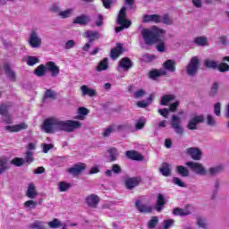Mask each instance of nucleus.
<instances>
[{
    "label": "nucleus",
    "instance_id": "79ce46f5",
    "mask_svg": "<svg viewBox=\"0 0 229 229\" xmlns=\"http://www.w3.org/2000/svg\"><path fill=\"white\" fill-rule=\"evenodd\" d=\"M197 226H199V228L208 229V224L207 223V219L201 216H198Z\"/></svg>",
    "mask_w": 229,
    "mask_h": 229
},
{
    "label": "nucleus",
    "instance_id": "13d9d810",
    "mask_svg": "<svg viewBox=\"0 0 229 229\" xmlns=\"http://www.w3.org/2000/svg\"><path fill=\"white\" fill-rule=\"evenodd\" d=\"M174 225V219H168L163 221V228L164 229H169L172 228V226Z\"/></svg>",
    "mask_w": 229,
    "mask_h": 229
},
{
    "label": "nucleus",
    "instance_id": "f704fd0d",
    "mask_svg": "<svg viewBox=\"0 0 229 229\" xmlns=\"http://www.w3.org/2000/svg\"><path fill=\"white\" fill-rule=\"evenodd\" d=\"M8 169H10V166H8V158L0 157V174L5 173Z\"/></svg>",
    "mask_w": 229,
    "mask_h": 229
},
{
    "label": "nucleus",
    "instance_id": "f257e3e1",
    "mask_svg": "<svg viewBox=\"0 0 229 229\" xmlns=\"http://www.w3.org/2000/svg\"><path fill=\"white\" fill-rule=\"evenodd\" d=\"M78 128H81V123L73 120L62 121L56 117L47 118L41 125V130L45 133H55V131L72 133Z\"/></svg>",
    "mask_w": 229,
    "mask_h": 229
},
{
    "label": "nucleus",
    "instance_id": "052dcab7",
    "mask_svg": "<svg viewBox=\"0 0 229 229\" xmlns=\"http://www.w3.org/2000/svg\"><path fill=\"white\" fill-rule=\"evenodd\" d=\"M23 206L25 208H37V201L30 199L24 202Z\"/></svg>",
    "mask_w": 229,
    "mask_h": 229
},
{
    "label": "nucleus",
    "instance_id": "49530a36",
    "mask_svg": "<svg viewBox=\"0 0 229 229\" xmlns=\"http://www.w3.org/2000/svg\"><path fill=\"white\" fill-rule=\"evenodd\" d=\"M114 131H115V126L110 125L102 132V137H104V139H106L107 137H110V135H112Z\"/></svg>",
    "mask_w": 229,
    "mask_h": 229
},
{
    "label": "nucleus",
    "instance_id": "c85d7f7f",
    "mask_svg": "<svg viewBox=\"0 0 229 229\" xmlns=\"http://www.w3.org/2000/svg\"><path fill=\"white\" fill-rule=\"evenodd\" d=\"M81 96H89V98H94L97 96L96 89L89 88L87 85L81 86Z\"/></svg>",
    "mask_w": 229,
    "mask_h": 229
},
{
    "label": "nucleus",
    "instance_id": "5fc2aeb1",
    "mask_svg": "<svg viewBox=\"0 0 229 229\" xmlns=\"http://www.w3.org/2000/svg\"><path fill=\"white\" fill-rule=\"evenodd\" d=\"M206 124H208V126H216V119L214 118V115L207 114Z\"/></svg>",
    "mask_w": 229,
    "mask_h": 229
},
{
    "label": "nucleus",
    "instance_id": "6e6552de",
    "mask_svg": "<svg viewBox=\"0 0 229 229\" xmlns=\"http://www.w3.org/2000/svg\"><path fill=\"white\" fill-rule=\"evenodd\" d=\"M185 165L190 167L193 173L196 174H199L200 176H205L207 175V169L201 163H194V162H186Z\"/></svg>",
    "mask_w": 229,
    "mask_h": 229
},
{
    "label": "nucleus",
    "instance_id": "e2e57ef3",
    "mask_svg": "<svg viewBox=\"0 0 229 229\" xmlns=\"http://www.w3.org/2000/svg\"><path fill=\"white\" fill-rule=\"evenodd\" d=\"M214 114L216 117H221V103H216L214 105Z\"/></svg>",
    "mask_w": 229,
    "mask_h": 229
},
{
    "label": "nucleus",
    "instance_id": "f8f14e48",
    "mask_svg": "<svg viewBox=\"0 0 229 229\" xmlns=\"http://www.w3.org/2000/svg\"><path fill=\"white\" fill-rule=\"evenodd\" d=\"M165 34H161L160 37L156 40L154 44H156V49L159 53H165L167 51V45H165Z\"/></svg>",
    "mask_w": 229,
    "mask_h": 229
},
{
    "label": "nucleus",
    "instance_id": "603ef678",
    "mask_svg": "<svg viewBox=\"0 0 229 229\" xmlns=\"http://www.w3.org/2000/svg\"><path fill=\"white\" fill-rule=\"evenodd\" d=\"M38 62H40V59L36 56H29L27 58V64H29L30 67H33V65H35V64H38Z\"/></svg>",
    "mask_w": 229,
    "mask_h": 229
},
{
    "label": "nucleus",
    "instance_id": "412c9836",
    "mask_svg": "<svg viewBox=\"0 0 229 229\" xmlns=\"http://www.w3.org/2000/svg\"><path fill=\"white\" fill-rule=\"evenodd\" d=\"M89 22H90V17L87 14H81L73 20V24H80L81 26H87Z\"/></svg>",
    "mask_w": 229,
    "mask_h": 229
},
{
    "label": "nucleus",
    "instance_id": "0e129e2a",
    "mask_svg": "<svg viewBox=\"0 0 229 229\" xmlns=\"http://www.w3.org/2000/svg\"><path fill=\"white\" fill-rule=\"evenodd\" d=\"M111 171H113L114 174H121L123 173V168H121V165L114 164L111 167Z\"/></svg>",
    "mask_w": 229,
    "mask_h": 229
},
{
    "label": "nucleus",
    "instance_id": "423d86ee",
    "mask_svg": "<svg viewBox=\"0 0 229 229\" xmlns=\"http://www.w3.org/2000/svg\"><path fill=\"white\" fill-rule=\"evenodd\" d=\"M205 123V115L203 114H193L191 119L188 121L187 128L188 130H198V124Z\"/></svg>",
    "mask_w": 229,
    "mask_h": 229
},
{
    "label": "nucleus",
    "instance_id": "bb28decb",
    "mask_svg": "<svg viewBox=\"0 0 229 229\" xmlns=\"http://www.w3.org/2000/svg\"><path fill=\"white\" fill-rule=\"evenodd\" d=\"M219 87H221V82L214 81L209 89L208 96L209 98H216L219 94Z\"/></svg>",
    "mask_w": 229,
    "mask_h": 229
},
{
    "label": "nucleus",
    "instance_id": "864d4df0",
    "mask_svg": "<svg viewBox=\"0 0 229 229\" xmlns=\"http://www.w3.org/2000/svg\"><path fill=\"white\" fill-rule=\"evenodd\" d=\"M146 126V119L145 118H140L136 121L135 128L136 130H142Z\"/></svg>",
    "mask_w": 229,
    "mask_h": 229
},
{
    "label": "nucleus",
    "instance_id": "c9c22d12",
    "mask_svg": "<svg viewBox=\"0 0 229 229\" xmlns=\"http://www.w3.org/2000/svg\"><path fill=\"white\" fill-rule=\"evenodd\" d=\"M174 216H180L181 217H183L185 216H191V211L188 209H183L180 208H175L173 210Z\"/></svg>",
    "mask_w": 229,
    "mask_h": 229
},
{
    "label": "nucleus",
    "instance_id": "37998d69",
    "mask_svg": "<svg viewBox=\"0 0 229 229\" xmlns=\"http://www.w3.org/2000/svg\"><path fill=\"white\" fill-rule=\"evenodd\" d=\"M72 185L70 182H60L58 183V190L60 192H66V191H69Z\"/></svg>",
    "mask_w": 229,
    "mask_h": 229
},
{
    "label": "nucleus",
    "instance_id": "a878e982",
    "mask_svg": "<svg viewBox=\"0 0 229 229\" xmlns=\"http://www.w3.org/2000/svg\"><path fill=\"white\" fill-rule=\"evenodd\" d=\"M139 183H140V179H139L138 177H131L125 181V185L127 189H129V191H131V189H135V187H137Z\"/></svg>",
    "mask_w": 229,
    "mask_h": 229
},
{
    "label": "nucleus",
    "instance_id": "20e7f679",
    "mask_svg": "<svg viewBox=\"0 0 229 229\" xmlns=\"http://www.w3.org/2000/svg\"><path fill=\"white\" fill-rule=\"evenodd\" d=\"M28 42L33 49H38V47H42V38H40V35L35 30L30 31Z\"/></svg>",
    "mask_w": 229,
    "mask_h": 229
},
{
    "label": "nucleus",
    "instance_id": "8fccbe9b",
    "mask_svg": "<svg viewBox=\"0 0 229 229\" xmlns=\"http://www.w3.org/2000/svg\"><path fill=\"white\" fill-rule=\"evenodd\" d=\"M24 158L15 157L12 159L11 164H13V165H15L16 167H21V165H24Z\"/></svg>",
    "mask_w": 229,
    "mask_h": 229
},
{
    "label": "nucleus",
    "instance_id": "393cba45",
    "mask_svg": "<svg viewBox=\"0 0 229 229\" xmlns=\"http://www.w3.org/2000/svg\"><path fill=\"white\" fill-rule=\"evenodd\" d=\"M225 171V166L223 165H214L208 168V173L209 176H217L220 173Z\"/></svg>",
    "mask_w": 229,
    "mask_h": 229
},
{
    "label": "nucleus",
    "instance_id": "7ed1b4c3",
    "mask_svg": "<svg viewBox=\"0 0 229 229\" xmlns=\"http://www.w3.org/2000/svg\"><path fill=\"white\" fill-rule=\"evenodd\" d=\"M117 24H119L120 27H116L114 29L115 33H120L123 30L128 29L131 26V21L126 19V7H122L120 10L117 17Z\"/></svg>",
    "mask_w": 229,
    "mask_h": 229
},
{
    "label": "nucleus",
    "instance_id": "4d7b16f0",
    "mask_svg": "<svg viewBox=\"0 0 229 229\" xmlns=\"http://www.w3.org/2000/svg\"><path fill=\"white\" fill-rule=\"evenodd\" d=\"M217 71H219V72H228L229 71V65L226 64V63H222L220 64H217Z\"/></svg>",
    "mask_w": 229,
    "mask_h": 229
},
{
    "label": "nucleus",
    "instance_id": "774afa93",
    "mask_svg": "<svg viewBox=\"0 0 229 229\" xmlns=\"http://www.w3.org/2000/svg\"><path fill=\"white\" fill-rule=\"evenodd\" d=\"M74 46H76V41H74L73 39H70L64 44V49H72Z\"/></svg>",
    "mask_w": 229,
    "mask_h": 229
},
{
    "label": "nucleus",
    "instance_id": "cd10ccee",
    "mask_svg": "<svg viewBox=\"0 0 229 229\" xmlns=\"http://www.w3.org/2000/svg\"><path fill=\"white\" fill-rule=\"evenodd\" d=\"M28 128V124H26L25 123H21L16 125H7L5 126V130H7V131H21L22 130H26Z\"/></svg>",
    "mask_w": 229,
    "mask_h": 229
},
{
    "label": "nucleus",
    "instance_id": "9d476101",
    "mask_svg": "<svg viewBox=\"0 0 229 229\" xmlns=\"http://www.w3.org/2000/svg\"><path fill=\"white\" fill-rule=\"evenodd\" d=\"M46 69L48 72H51L52 78H56L60 74V67L53 61L47 62L46 64Z\"/></svg>",
    "mask_w": 229,
    "mask_h": 229
},
{
    "label": "nucleus",
    "instance_id": "473e14b6",
    "mask_svg": "<svg viewBox=\"0 0 229 229\" xmlns=\"http://www.w3.org/2000/svg\"><path fill=\"white\" fill-rule=\"evenodd\" d=\"M4 69L5 71L6 76L9 78V80H11V81H15V80H16L15 72L12 71V69L10 68V64H5L4 65Z\"/></svg>",
    "mask_w": 229,
    "mask_h": 229
},
{
    "label": "nucleus",
    "instance_id": "bf43d9fd",
    "mask_svg": "<svg viewBox=\"0 0 229 229\" xmlns=\"http://www.w3.org/2000/svg\"><path fill=\"white\" fill-rule=\"evenodd\" d=\"M161 22H163V24H165L166 26H170L171 24H173V19H171V17H169L167 14H164L161 18Z\"/></svg>",
    "mask_w": 229,
    "mask_h": 229
},
{
    "label": "nucleus",
    "instance_id": "4be33fe9",
    "mask_svg": "<svg viewBox=\"0 0 229 229\" xmlns=\"http://www.w3.org/2000/svg\"><path fill=\"white\" fill-rule=\"evenodd\" d=\"M0 115H3L4 121L7 123V124H10L12 123L10 114H8V105L6 104L0 105Z\"/></svg>",
    "mask_w": 229,
    "mask_h": 229
},
{
    "label": "nucleus",
    "instance_id": "58836bf2",
    "mask_svg": "<svg viewBox=\"0 0 229 229\" xmlns=\"http://www.w3.org/2000/svg\"><path fill=\"white\" fill-rule=\"evenodd\" d=\"M217 65H218L217 61L211 60V59H206L204 61V67H206L207 69L216 70L217 69Z\"/></svg>",
    "mask_w": 229,
    "mask_h": 229
},
{
    "label": "nucleus",
    "instance_id": "ea45409f",
    "mask_svg": "<svg viewBox=\"0 0 229 229\" xmlns=\"http://www.w3.org/2000/svg\"><path fill=\"white\" fill-rule=\"evenodd\" d=\"M176 173H178V174H180V176H182V178H187V176H189V174H190L187 167H185L183 165H177Z\"/></svg>",
    "mask_w": 229,
    "mask_h": 229
},
{
    "label": "nucleus",
    "instance_id": "2eb2a0df",
    "mask_svg": "<svg viewBox=\"0 0 229 229\" xmlns=\"http://www.w3.org/2000/svg\"><path fill=\"white\" fill-rule=\"evenodd\" d=\"M118 67L123 71H130L133 67V62L129 57H123L120 60Z\"/></svg>",
    "mask_w": 229,
    "mask_h": 229
},
{
    "label": "nucleus",
    "instance_id": "338daca9",
    "mask_svg": "<svg viewBox=\"0 0 229 229\" xmlns=\"http://www.w3.org/2000/svg\"><path fill=\"white\" fill-rule=\"evenodd\" d=\"M178 106H180V102L176 101L172 103L167 110L168 112H176L178 110Z\"/></svg>",
    "mask_w": 229,
    "mask_h": 229
},
{
    "label": "nucleus",
    "instance_id": "a18cd8bd",
    "mask_svg": "<svg viewBox=\"0 0 229 229\" xmlns=\"http://www.w3.org/2000/svg\"><path fill=\"white\" fill-rule=\"evenodd\" d=\"M219 187H221V181L216 179L214 182V192L211 195V199H216V198H217V191H219Z\"/></svg>",
    "mask_w": 229,
    "mask_h": 229
},
{
    "label": "nucleus",
    "instance_id": "69168bd1",
    "mask_svg": "<svg viewBox=\"0 0 229 229\" xmlns=\"http://www.w3.org/2000/svg\"><path fill=\"white\" fill-rule=\"evenodd\" d=\"M118 131H125V130H130L131 125L130 123H123L116 126Z\"/></svg>",
    "mask_w": 229,
    "mask_h": 229
},
{
    "label": "nucleus",
    "instance_id": "09e8293b",
    "mask_svg": "<svg viewBox=\"0 0 229 229\" xmlns=\"http://www.w3.org/2000/svg\"><path fill=\"white\" fill-rule=\"evenodd\" d=\"M46 99H56V93L51 89H47L44 96V101Z\"/></svg>",
    "mask_w": 229,
    "mask_h": 229
},
{
    "label": "nucleus",
    "instance_id": "4c0bfd02",
    "mask_svg": "<svg viewBox=\"0 0 229 229\" xmlns=\"http://www.w3.org/2000/svg\"><path fill=\"white\" fill-rule=\"evenodd\" d=\"M46 71H47L46 69V64L45 65L40 64L34 70V74L36 76H38V78H42V77L46 76Z\"/></svg>",
    "mask_w": 229,
    "mask_h": 229
},
{
    "label": "nucleus",
    "instance_id": "dca6fc26",
    "mask_svg": "<svg viewBox=\"0 0 229 229\" xmlns=\"http://www.w3.org/2000/svg\"><path fill=\"white\" fill-rule=\"evenodd\" d=\"M186 153L191 157L192 160H201V150L198 148H188Z\"/></svg>",
    "mask_w": 229,
    "mask_h": 229
},
{
    "label": "nucleus",
    "instance_id": "e433bc0d",
    "mask_svg": "<svg viewBox=\"0 0 229 229\" xmlns=\"http://www.w3.org/2000/svg\"><path fill=\"white\" fill-rule=\"evenodd\" d=\"M175 98L176 97L174 95H164L161 97L160 105L167 106V104L171 103V101H174Z\"/></svg>",
    "mask_w": 229,
    "mask_h": 229
},
{
    "label": "nucleus",
    "instance_id": "9b49d317",
    "mask_svg": "<svg viewBox=\"0 0 229 229\" xmlns=\"http://www.w3.org/2000/svg\"><path fill=\"white\" fill-rule=\"evenodd\" d=\"M135 207L140 214H151V212H153V208L149 205L142 204L140 199L135 201Z\"/></svg>",
    "mask_w": 229,
    "mask_h": 229
},
{
    "label": "nucleus",
    "instance_id": "a19ab883",
    "mask_svg": "<svg viewBox=\"0 0 229 229\" xmlns=\"http://www.w3.org/2000/svg\"><path fill=\"white\" fill-rule=\"evenodd\" d=\"M107 153L109 154V162H115V160H117V157H119V153H117V148H110L107 150Z\"/></svg>",
    "mask_w": 229,
    "mask_h": 229
},
{
    "label": "nucleus",
    "instance_id": "2f4dec72",
    "mask_svg": "<svg viewBox=\"0 0 229 229\" xmlns=\"http://www.w3.org/2000/svg\"><path fill=\"white\" fill-rule=\"evenodd\" d=\"M108 67H109L108 57H106L99 62L98 65L96 67V71L98 72H101V71H106Z\"/></svg>",
    "mask_w": 229,
    "mask_h": 229
},
{
    "label": "nucleus",
    "instance_id": "0eeeda50",
    "mask_svg": "<svg viewBox=\"0 0 229 229\" xmlns=\"http://www.w3.org/2000/svg\"><path fill=\"white\" fill-rule=\"evenodd\" d=\"M198 69H199V59L198 56H193L186 68L188 76L193 77L195 74H198Z\"/></svg>",
    "mask_w": 229,
    "mask_h": 229
},
{
    "label": "nucleus",
    "instance_id": "f3484780",
    "mask_svg": "<svg viewBox=\"0 0 229 229\" xmlns=\"http://www.w3.org/2000/svg\"><path fill=\"white\" fill-rule=\"evenodd\" d=\"M125 156L130 159V160H136L137 162H140L144 160V157L139 153L137 150H129L125 152Z\"/></svg>",
    "mask_w": 229,
    "mask_h": 229
},
{
    "label": "nucleus",
    "instance_id": "de8ad7c7",
    "mask_svg": "<svg viewBox=\"0 0 229 229\" xmlns=\"http://www.w3.org/2000/svg\"><path fill=\"white\" fill-rule=\"evenodd\" d=\"M72 12H74V9H67L60 12L58 16L61 17V19H69V17L72 15Z\"/></svg>",
    "mask_w": 229,
    "mask_h": 229
},
{
    "label": "nucleus",
    "instance_id": "39448f33",
    "mask_svg": "<svg viewBox=\"0 0 229 229\" xmlns=\"http://www.w3.org/2000/svg\"><path fill=\"white\" fill-rule=\"evenodd\" d=\"M170 125L177 135L183 136L184 129L182 126V118H180V116L176 114L172 115Z\"/></svg>",
    "mask_w": 229,
    "mask_h": 229
},
{
    "label": "nucleus",
    "instance_id": "6e6d98bb",
    "mask_svg": "<svg viewBox=\"0 0 229 229\" xmlns=\"http://www.w3.org/2000/svg\"><path fill=\"white\" fill-rule=\"evenodd\" d=\"M158 225V216H152L148 224V228L153 229Z\"/></svg>",
    "mask_w": 229,
    "mask_h": 229
},
{
    "label": "nucleus",
    "instance_id": "ddd939ff",
    "mask_svg": "<svg viewBox=\"0 0 229 229\" xmlns=\"http://www.w3.org/2000/svg\"><path fill=\"white\" fill-rule=\"evenodd\" d=\"M99 201V196L96 194H90L86 198V205H88V207H90V208H98Z\"/></svg>",
    "mask_w": 229,
    "mask_h": 229
},
{
    "label": "nucleus",
    "instance_id": "f03ea898",
    "mask_svg": "<svg viewBox=\"0 0 229 229\" xmlns=\"http://www.w3.org/2000/svg\"><path fill=\"white\" fill-rule=\"evenodd\" d=\"M161 35H165V30L162 29H143L140 33L146 46H153Z\"/></svg>",
    "mask_w": 229,
    "mask_h": 229
},
{
    "label": "nucleus",
    "instance_id": "b1692460",
    "mask_svg": "<svg viewBox=\"0 0 229 229\" xmlns=\"http://www.w3.org/2000/svg\"><path fill=\"white\" fill-rule=\"evenodd\" d=\"M121 55H123V45H121V43H117L116 47L111 49L110 56L112 60H117Z\"/></svg>",
    "mask_w": 229,
    "mask_h": 229
},
{
    "label": "nucleus",
    "instance_id": "1a4fd4ad",
    "mask_svg": "<svg viewBox=\"0 0 229 229\" xmlns=\"http://www.w3.org/2000/svg\"><path fill=\"white\" fill-rule=\"evenodd\" d=\"M87 169V165L85 163H77L73 165L72 167L68 168L66 171L72 176H80L83 171Z\"/></svg>",
    "mask_w": 229,
    "mask_h": 229
},
{
    "label": "nucleus",
    "instance_id": "4468645a",
    "mask_svg": "<svg viewBox=\"0 0 229 229\" xmlns=\"http://www.w3.org/2000/svg\"><path fill=\"white\" fill-rule=\"evenodd\" d=\"M142 22L144 24H148V22H154V24H159L162 22V17L158 14H145L142 19Z\"/></svg>",
    "mask_w": 229,
    "mask_h": 229
},
{
    "label": "nucleus",
    "instance_id": "6ab92c4d",
    "mask_svg": "<svg viewBox=\"0 0 229 229\" xmlns=\"http://www.w3.org/2000/svg\"><path fill=\"white\" fill-rule=\"evenodd\" d=\"M84 37L85 38H89V42H94L96 40H99L101 34L98 31H94V30H87L84 32Z\"/></svg>",
    "mask_w": 229,
    "mask_h": 229
},
{
    "label": "nucleus",
    "instance_id": "c03bdc74",
    "mask_svg": "<svg viewBox=\"0 0 229 229\" xmlns=\"http://www.w3.org/2000/svg\"><path fill=\"white\" fill-rule=\"evenodd\" d=\"M30 229H47V227H46V225L44 224V222L38 221V220L30 224Z\"/></svg>",
    "mask_w": 229,
    "mask_h": 229
},
{
    "label": "nucleus",
    "instance_id": "5701e85b",
    "mask_svg": "<svg viewBox=\"0 0 229 229\" xmlns=\"http://www.w3.org/2000/svg\"><path fill=\"white\" fill-rule=\"evenodd\" d=\"M26 196L30 199H35L38 196V192L37 191V187L33 183H30L26 191Z\"/></svg>",
    "mask_w": 229,
    "mask_h": 229
},
{
    "label": "nucleus",
    "instance_id": "aec40b11",
    "mask_svg": "<svg viewBox=\"0 0 229 229\" xmlns=\"http://www.w3.org/2000/svg\"><path fill=\"white\" fill-rule=\"evenodd\" d=\"M165 203H167V199H165V197H164L163 194L159 193L157 195L155 210H157V212H160L161 210H164V205H165Z\"/></svg>",
    "mask_w": 229,
    "mask_h": 229
},
{
    "label": "nucleus",
    "instance_id": "c756f323",
    "mask_svg": "<svg viewBox=\"0 0 229 229\" xmlns=\"http://www.w3.org/2000/svg\"><path fill=\"white\" fill-rule=\"evenodd\" d=\"M159 173L165 177L171 176V165L163 163L159 168Z\"/></svg>",
    "mask_w": 229,
    "mask_h": 229
},
{
    "label": "nucleus",
    "instance_id": "a211bd4d",
    "mask_svg": "<svg viewBox=\"0 0 229 229\" xmlns=\"http://www.w3.org/2000/svg\"><path fill=\"white\" fill-rule=\"evenodd\" d=\"M163 71H168V72H176V61L168 59L163 64Z\"/></svg>",
    "mask_w": 229,
    "mask_h": 229
},
{
    "label": "nucleus",
    "instance_id": "3c124183",
    "mask_svg": "<svg viewBox=\"0 0 229 229\" xmlns=\"http://www.w3.org/2000/svg\"><path fill=\"white\" fill-rule=\"evenodd\" d=\"M49 228H60L62 226V222L58 220V218H55L53 221L47 223Z\"/></svg>",
    "mask_w": 229,
    "mask_h": 229
},
{
    "label": "nucleus",
    "instance_id": "7c9ffc66",
    "mask_svg": "<svg viewBox=\"0 0 229 229\" xmlns=\"http://www.w3.org/2000/svg\"><path fill=\"white\" fill-rule=\"evenodd\" d=\"M208 38L205 36H199L194 38V44H196V46H199L200 47L208 46Z\"/></svg>",
    "mask_w": 229,
    "mask_h": 229
},
{
    "label": "nucleus",
    "instance_id": "680f3d73",
    "mask_svg": "<svg viewBox=\"0 0 229 229\" xmlns=\"http://www.w3.org/2000/svg\"><path fill=\"white\" fill-rule=\"evenodd\" d=\"M33 160H34V158H33L32 151H27L25 153L24 162H26L27 164H31L33 162Z\"/></svg>",
    "mask_w": 229,
    "mask_h": 229
},
{
    "label": "nucleus",
    "instance_id": "72a5a7b5",
    "mask_svg": "<svg viewBox=\"0 0 229 229\" xmlns=\"http://www.w3.org/2000/svg\"><path fill=\"white\" fill-rule=\"evenodd\" d=\"M167 74V72L164 69L161 70H153L149 72V78L152 80H157V78L160 76H165Z\"/></svg>",
    "mask_w": 229,
    "mask_h": 229
}]
</instances>
